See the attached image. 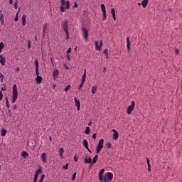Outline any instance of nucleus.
<instances>
[{
  "mask_svg": "<svg viewBox=\"0 0 182 182\" xmlns=\"http://www.w3.org/2000/svg\"><path fill=\"white\" fill-rule=\"evenodd\" d=\"M21 156L24 159H26V157H28V156H29V154H28V152H26V151H22L21 152Z\"/></svg>",
  "mask_w": 182,
  "mask_h": 182,
  "instance_id": "29",
  "label": "nucleus"
},
{
  "mask_svg": "<svg viewBox=\"0 0 182 182\" xmlns=\"http://www.w3.org/2000/svg\"><path fill=\"white\" fill-rule=\"evenodd\" d=\"M101 9L102 11L103 15L102 21H106V6H105L104 4H101Z\"/></svg>",
  "mask_w": 182,
  "mask_h": 182,
  "instance_id": "8",
  "label": "nucleus"
},
{
  "mask_svg": "<svg viewBox=\"0 0 182 182\" xmlns=\"http://www.w3.org/2000/svg\"><path fill=\"white\" fill-rule=\"evenodd\" d=\"M95 48L97 50H100L102 49V46H103V41H100V46H99V42L95 41Z\"/></svg>",
  "mask_w": 182,
  "mask_h": 182,
  "instance_id": "9",
  "label": "nucleus"
},
{
  "mask_svg": "<svg viewBox=\"0 0 182 182\" xmlns=\"http://www.w3.org/2000/svg\"><path fill=\"white\" fill-rule=\"evenodd\" d=\"M36 173L37 174H42V166H40V168L36 171Z\"/></svg>",
  "mask_w": 182,
  "mask_h": 182,
  "instance_id": "33",
  "label": "nucleus"
},
{
  "mask_svg": "<svg viewBox=\"0 0 182 182\" xmlns=\"http://www.w3.org/2000/svg\"><path fill=\"white\" fill-rule=\"evenodd\" d=\"M92 167H93V162L90 164L89 170H90V168H92Z\"/></svg>",
  "mask_w": 182,
  "mask_h": 182,
  "instance_id": "50",
  "label": "nucleus"
},
{
  "mask_svg": "<svg viewBox=\"0 0 182 182\" xmlns=\"http://www.w3.org/2000/svg\"><path fill=\"white\" fill-rule=\"evenodd\" d=\"M53 76L54 80H56L58 77H59V70L58 69L54 70Z\"/></svg>",
  "mask_w": 182,
  "mask_h": 182,
  "instance_id": "12",
  "label": "nucleus"
},
{
  "mask_svg": "<svg viewBox=\"0 0 182 182\" xmlns=\"http://www.w3.org/2000/svg\"><path fill=\"white\" fill-rule=\"evenodd\" d=\"M106 146H107V148L110 149V147H112V143L108 142V143L106 144Z\"/></svg>",
  "mask_w": 182,
  "mask_h": 182,
  "instance_id": "41",
  "label": "nucleus"
},
{
  "mask_svg": "<svg viewBox=\"0 0 182 182\" xmlns=\"http://www.w3.org/2000/svg\"><path fill=\"white\" fill-rule=\"evenodd\" d=\"M38 177H39V175L38 173H35L33 181H38Z\"/></svg>",
  "mask_w": 182,
  "mask_h": 182,
  "instance_id": "37",
  "label": "nucleus"
},
{
  "mask_svg": "<svg viewBox=\"0 0 182 182\" xmlns=\"http://www.w3.org/2000/svg\"><path fill=\"white\" fill-rule=\"evenodd\" d=\"M42 80H43V78H42V76L41 75H38L36 78V82L37 85H41V83H42Z\"/></svg>",
  "mask_w": 182,
  "mask_h": 182,
  "instance_id": "17",
  "label": "nucleus"
},
{
  "mask_svg": "<svg viewBox=\"0 0 182 182\" xmlns=\"http://www.w3.org/2000/svg\"><path fill=\"white\" fill-rule=\"evenodd\" d=\"M96 92H97V86L95 85L92 88V95H95Z\"/></svg>",
  "mask_w": 182,
  "mask_h": 182,
  "instance_id": "27",
  "label": "nucleus"
},
{
  "mask_svg": "<svg viewBox=\"0 0 182 182\" xmlns=\"http://www.w3.org/2000/svg\"><path fill=\"white\" fill-rule=\"evenodd\" d=\"M96 136H97L96 133H94L92 134V139H94V140H96Z\"/></svg>",
  "mask_w": 182,
  "mask_h": 182,
  "instance_id": "49",
  "label": "nucleus"
},
{
  "mask_svg": "<svg viewBox=\"0 0 182 182\" xmlns=\"http://www.w3.org/2000/svg\"><path fill=\"white\" fill-rule=\"evenodd\" d=\"M82 144H83L84 147H85V149H87L89 153H92V151L90 150V149H89V143L87 142V140L84 139Z\"/></svg>",
  "mask_w": 182,
  "mask_h": 182,
  "instance_id": "10",
  "label": "nucleus"
},
{
  "mask_svg": "<svg viewBox=\"0 0 182 182\" xmlns=\"http://www.w3.org/2000/svg\"><path fill=\"white\" fill-rule=\"evenodd\" d=\"M102 181L107 182V176H104V178H102Z\"/></svg>",
  "mask_w": 182,
  "mask_h": 182,
  "instance_id": "43",
  "label": "nucleus"
},
{
  "mask_svg": "<svg viewBox=\"0 0 182 182\" xmlns=\"http://www.w3.org/2000/svg\"><path fill=\"white\" fill-rule=\"evenodd\" d=\"M85 82H86V70H85V73L82 77V81L78 88L79 90H82V87H83V85H85Z\"/></svg>",
  "mask_w": 182,
  "mask_h": 182,
  "instance_id": "5",
  "label": "nucleus"
},
{
  "mask_svg": "<svg viewBox=\"0 0 182 182\" xmlns=\"http://www.w3.org/2000/svg\"><path fill=\"white\" fill-rule=\"evenodd\" d=\"M103 143H105V139H100V141L97 144V146L96 148L97 154H99V153H100V151H102V148L103 147Z\"/></svg>",
  "mask_w": 182,
  "mask_h": 182,
  "instance_id": "3",
  "label": "nucleus"
},
{
  "mask_svg": "<svg viewBox=\"0 0 182 182\" xmlns=\"http://www.w3.org/2000/svg\"><path fill=\"white\" fill-rule=\"evenodd\" d=\"M112 132H114L113 139L117 140V139H119V132H117V131H116V129H112Z\"/></svg>",
  "mask_w": 182,
  "mask_h": 182,
  "instance_id": "16",
  "label": "nucleus"
},
{
  "mask_svg": "<svg viewBox=\"0 0 182 182\" xmlns=\"http://www.w3.org/2000/svg\"><path fill=\"white\" fill-rule=\"evenodd\" d=\"M64 170H68L69 168V164H66L65 166H63Z\"/></svg>",
  "mask_w": 182,
  "mask_h": 182,
  "instance_id": "40",
  "label": "nucleus"
},
{
  "mask_svg": "<svg viewBox=\"0 0 182 182\" xmlns=\"http://www.w3.org/2000/svg\"><path fill=\"white\" fill-rule=\"evenodd\" d=\"M72 52V48H69L68 50H67V55H69V53H70Z\"/></svg>",
  "mask_w": 182,
  "mask_h": 182,
  "instance_id": "47",
  "label": "nucleus"
},
{
  "mask_svg": "<svg viewBox=\"0 0 182 182\" xmlns=\"http://www.w3.org/2000/svg\"><path fill=\"white\" fill-rule=\"evenodd\" d=\"M107 178H108V180L109 181L113 180V173H112L111 172L107 173Z\"/></svg>",
  "mask_w": 182,
  "mask_h": 182,
  "instance_id": "21",
  "label": "nucleus"
},
{
  "mask_svg": "<svg viewBox=\"0 0 182 182\" xmlns=\"http://www.w3.org/2000/svg\"><path fill=\"white\" fill-rule=\"evenodd\" d=\"M127 52L130 51V40L129 39V37L127 38Z\"/></svg>",
  "mask_w": 182,
  "mask_h": 182,
  "instance_id": "22",
  "label": "nucleus"
},
{
  "mask_svg": "<svg viewBox=\"0 0 182 182\" xmlns=\"http://www.w3.org/2000/svg\"><path fill=\"white\" fill-rule=\"evenodd\" d=\"M38 182H43V180L39 179V181Z\"/></svg>",
  "mask_w": 182,
  "mask_h": 182,
  "instance_id": "64",
  "label": "nucleus"
},
{
  "mask_svg": "<svg viewBox=\"0 0 182 182\" xmlns=\"http://www.w3.org/2000/svg\"><path fill=\"white\" fill-rule=\"evenodd\" d=\"M28 49H31V40L28 41Z\"/></svg>",
  "mask_w": 182,
  "mask_h": 182,
  "instance_id": "46",
  "label": "nucleus"
},
{
  "mask_svg": "<svg viewBox=\"0 0 182 182\" xmlns=\"http://www.w3.org/2000/svg\"><path fill=\"white\" fill-rule=\"evenodd\" d=\"M0 14H1L0 22H1V25H4V14H2V11H0Z\"/></svg>",
  "mask_w": 182,
  "mask_h": 182,
  "instance_id": "30",
  "label": "nucleus"
},
{
  "mask_svg": "<svg viewBox=\"0 0 182 182\" xmlns=\"http://www.w3.org/2000/svg\"><path fill=\"white\" fill-rule=\"evenodd\" d=\"M0 49H4V43L3 42L0 43Z\"/></svg>",
  "mask_w": 182,
  "mask_h": 182,
  "instance_id": "48",
  "label": "nucleus"
},
{
  "mask_svg": "<svg viewBox=\"0 0 182 182\" xmlns=\"http://www.w3.org/2000/svg\"><path fill=\"white\" fill-rule=\"evenodd\" d=\"M47 158H48V156L46 155V153H43L41 154V160L43 163H46Z\"/></svg>",
  "mask_w": 182,
  "mask_h": 182,
  "instance_id": "18",
  "label": "nucleus"
},
{
  "mask_svg": "<svg viewBox=\"0 0 182 182\" xmlns=\"http://www.w3.org/2000/svg\"><path fill=\"white\" fill-rule=\"evenodd\" d=\"M179 52H180V50H178V49H177V48L175 49V53H176V55H178Z\"/></svg>",
  "mask_w": 182,
  "mask_h": 182,
  "instance_id": "52",
  "label": "nucleus"
},
{
  "mask_svg": "<svg viewBox=\"0 0 182 182\" xmlns=\"http://www.w3.org/2000/svg\"><path fill=\"white\" fill-rule=\"evenodd\" d=\"M60 12H65V7L63 6H60Z\"/></svg>",
  "mask_w": 182,
  "mask_h": 182,
  "instance_id": "42",
  "label": "nucleus"
},
{
  "mask_svg": "<svg viewBox=\"0 0 182 182\" xmlns=\"http://www.w3.org/2000/svg\"><path fill=\"white\" fill-rule=\"evenodd\" d=\"M22 25L25 26L26 25V16L23 15L22 16Z\"/></svg>",
  "mask_w": 182,
  "mask_h": 182,
  "instance_id": "26",
  "label": "nucleus"
},
{
  "mask_svg": "<svg viewBox=\"0 0 182 182\" xmlns=\"http://www.w3.org/2000/svg\"><path fill=\"white\" fill-rule=\"evenodd\" d=\"M75 106L77 108V110H80V101L77 100L76 97L74 98Z\"/></svg>",
  "mask_w": 182,
  "mask_h": 182,
  "instance_id": "13",
  "label": "nucleus"
},
{
  "mask_svg": "<svg viewBox=\"0 0 182 182\" xmlns=\"http://www.w3.org/2000/svg\"><path fill=\"white\" fill-rule=\"evenodd\" d=\"M18 15H19L18 13H16V17L14 18L15 22H18V21H19V18L18 17Z\"/></svg>",
  "mask_w": 182,
  "mask_h": 182,
  "instance_id": "39",
  "label": "nucleus"
},
{
  "mask_svg": "<svg viewBox=\"0 0 182 182\" xmlns=\"http://www.w3.org/2000/svg\"><path fill=\"white\" fill-rule=\"evenodd\" d=\"M70 87H71L70 85H67L66 87L64 89V92H68V90H69Z\"/></svg>",
  "mask_w": 182,
  "mask_h": 182,
  "instance_id": "36",
  "label": "nucleus"
},
{
  "mask_svg": "<svg viewBox=\"0 0 182 182\" xmlns=\"http://www.w3.org/2000/svg\"><path fill=\"white\" fill-rule=\"evenodd\" d=\"M65 9H70V1H65V0H61V6H65Z\"/></svg>",
  "mask_w": 182,
  "mask_h": 182,
  "instance_id": "7",
  "label": "nucleus"
},
{
  "mask_svg": "<svg viewBox=\"0 0 182 182\" xmlns=\"http://www.w3.org/2000/svg\"><path fill=\"white\" fill-rule=\"evenodd\" d=\"M1 136L4 137V136H6V130L5 129H1Z\"/></svg>",
  "mask_w": 182,
  "mask_h": 182,
  "instance_id": "32",
  "label": "nucleus"
},
{
  "mask_svg": "<svg viewBox=\"0 0 182 182\" xmlns=\"http://www.w3.org/2000/svg\"><path fill=\"white\" fill-rule=\"evenodd\" d=\"M85 133V134H90V127H87Z\"/></svg>",
  "mask_w": 182,
  "mask_h": 182,
  "instance_id": "31",
  "label": "nucleus"
},
{
  "mask_svg": "<svg viewBox=\"0 0 182 182\" xmlns=\"http://www.w3.org/2000/svg\"><path fill=\"white\" fill-rule=\"evenodd\" d=\"M35 65H36V75L39 76V61L38 60H35Z\"/></svg>",
  "mask_w": 182,
  "mask_h": 182,
  "instance_id": "11",
  "label": "nucleus"
},
{
  "mask_svg": "<svg viewBox=\"0 0 182 182\" xmlns=\"http://www.w3.org/2000/svg\"><path fill=\"white\" fill-rule=\"evenodd\" d=\"M8 102H9L8 97H6V103H8Z\"/></svg>",
  "mask_w": 182,
  "mask_h": 182,
  "instance_id": "63",
  "label": "nucleus"
},
{
  "mask_svg": "<svg viewBox=\"0 0 182 182\" xmlns=\"http://www.w3.org/2000/svg\"><path fill=\"white\" fill-rule=\"evenodd\" d=\"M105 173V168L100 170L99 173V180L100 181H103V173Z\"/></svg>",
  "mask_w": 182,
  "mask_h": 182,
  "instance_id": "15",
  "label": "nucleus"
},
{
  "mask_svg": "<svg viewBox=\"0 0 182 182\" xmlns=\"http://www.w3.org/2000/svg\"><path fill=\"white\" fill-rule=\"evenodd\" d=\"M3 97H4V95L2 94V91H0V102L1 100H2Z\"/></svg>",
  "mask_w": 182,
  "mask_h": 182,
  "instance_id": "44",
  "label": "nucleus"
},
{
  "mask_svg": "<svg viewBox=\"0 0 182 182\" xmlns=\"http://www.w3.org/2000/svg\"><path fill=\"white\" fill-rule=\"evenodd\" d=\"M6 106L8 107V109H9V102H6Z\"/></svg>",
  "mask_w": 182,
  "mask_h": 182,
  "instance_id": "54",
  "label": "nucleus"
},
{
  "mask_svg": "<svg viewBox=\"0 0 182 182\" xmlns=\"http://www.w3.org/2000/svg\"><path fill=\"white\" fill-rule=\"evenodd\" d=\"M5 90H6L5 87H1V92H5Z\"/></svg>",
  "mask_w": 182,
  "mask_h": 182,
  "instance_id": "55",
  "label": "nucleus"
},
{
  "mask_svg": "<svg viewBox=\"0 0 182 182\" xmlns=\"http://www.w3.org/2000/svg\"><path fill=\"white\" fill-rule=\"evenodd\" d=\"M111 14L112 15L114 21H116V11H114V9H111Z\"/></svg>",
  "mask_w": 182,
  "mask_h": 182,
  "instance_id": "23",
  "label": "nucleus"
},
{
  "mask_svg": "<svg viewBox=\"0 0 182 182\" xmlns=\"http://www.w3.org/2000/svg\"><path fill=\"white\" fill-rule=\"evenodd\" d=\"M14 9H18V4L14 3Z\"/></svg>",
  "mask_w": 182,
  "mask_h": 182,
  "instance_id": "53",
  "label": "nucleus"
},
{
  "mask_svg": "<svg viewBox=\"0 0 182 182\" xmlns=\"http://www.w3.org/2000/svg\"><path fill=\"white\" fill-rule=\"evenodd\" d=\"M74 161H77V157L76 156H74Z\"/></svg>",
  "mask_w": 182,
  "mask_h": 182,
  "instance_id": "60",
  "label": "nucleus"
},
{
  "mask_svg": "<svg viewBox=\"0 0 182 182\" xmlns=\"http://www.w3.org/2000/svg\"><path fill=\"white\" fill-rule=\"evenodd\" d=\"M16 100H18V88L16 87V85L14 84L13 86L11 103H16Z\"/></svg>",
  "mask_w": 182,
  "mask_h": 182,
  "instance_id": "2",
  "label": "nucleus"
},
{
  "mask_svg": "<svg viewBox=\"0 0 182 182\" xmlns=\"http://www.w3.org/2000/svg\"><path fill=\"white\" fill-rule=\"evenodd\" d=\"M0 63L2 66H5V58L2 55H0Z\"/></svg>",
  "mask_w": 182,
  "mask_h": 182,
  "instance_id": "19",
  "label": "nucleus"
},
{
  "mask_svg": "<svg viewBox=\"0 0 182 182\" xmlns=\"http://www.w3.org/2000/svg\"><path fill=\"white\" fill-rule=\"evenodd\" d=\"M147 4H149V0H143L141 2L143 8H146L147 6Z\"/></svg>",
  "mask_w": 182,
  "mask_h": 182,
  "instance_id": "25",
  "label": "nucleus"
},
{
  "mask_svg": "<svg viewBox=\"0 0 182 182\" xmlns=\"http://www.w3.org/2000/svg\"><path fill=\"white\" fill-rule=\"evenodd\" d=\"M104 53L105 56H109L107 49L104 50Z\"/></svg>",
  "mask_w": 182,
  "mask_h": 182,
  "instance_id": "45",
  "label": "nucleus"
},
{
  "mask_svg": "<svg viewBox=\"0 0 182 182\" xmlns=\"http://www.w3.org/2000/svg\"><path fill=\"white\" fill-rule=\"evenodd\" d=\"M88 126H92V121H90V122L88 123Z\"/></svg>",
  "mask_w": 182,
  "mask_h": 182,
  "instance_id": "62",
  "label": "nucleus"
},
{
  "mask_svg": "<svg viewBox=\"0 0 182 182\" xmlns=\"http://www.w3.org/2000/svg\"><path fill=\"white\" fill-rule=\"evenodd\" d=\"M40 179L43 180H43H45V174H43Z\"/></svg>",
  "mask_w": 182,
  "mask_h": 182,
  "instance_id": "51",
  "label": "nucleus"
},
{
  "mask_svg": "<svg viewBox=\"0 0 182 182\" xmlns=\"http://www.w3.org/2000/svg\"><path fill=\"white\" fill-rule=\"evenodd\" d=\"M62 28L63 31L65 32L66 35V41H69V26H68V20L64 21L62 23Z\"/></svg>",
  "mask_w": 182,
  "mask_h": 182,
  "instance_id": "1",
  "label": "nucleus"
},
{
  "mask_svg": "<svg viewBox=\"0 0 182 182\" xmlns=\"http://www.w3.org/2000/svg\"><path fill=\"white\" fill-rule=\"evenodd\" d=\"M68 60L70 61V55L69 54H67Z\"/></svg>",
  "mask_w": 182,
  "mask_h": 182,
  "instance_id": "56",
  "label": "nucleus"
},
{
  "mask_svg": "<svg viewBox=\"0 0 182 182\" xmlns=\"http://www.w3.org/2000/svg\"><path fill=\"white\" fill-rule=\"evenodd\" d=\"M82 31L84 39L85 41H87V39L89 38V31H87V29L85 28H82Z\"/></svg>",
  "mask_w": 182,
  "mask_h": 182,
  "instance_id": "6",
  "label": "nucleus"
},
{
  "mask_svg": "<svg viewBox=\"0 0 182 182\" xmlns=\"http://www.w3.org/2000/svg\"><path fill=\"white\" fill-rule=\"evenodd\" d=\"M13 109H14V110H16V109H18V107H16V105H14Z\"/></svg>",
  "mask_w": 182,
  "mask_h": 182,
  "instance_id": "61",
  "label": "nucleus"
},
{
  "mask_svg": "<svg viewBox=\"0 0 182 182\" xmlns=\"http://www.w3.org/2000/svg\"><path fill=\"white\" fill-rule=\"evenodd\" d=\"M59 151H60V157H63V151H65V149H63V148H60Z\"/></svg>",
  "mask_w": 182,
  "mask_h": 182,
  "instance_id": "34",
  "label": "nucleus"
},
{
  "mask_svg": "<svg viewBox=\"0 0 182 182\" xmlns=\"http://www.w3.org/2000/svg\"><path fill=\"white\" fill-rule=\"evenodd\" d=\"M146 163L148 165V171H151V166L150 165V159L149 158H146Z\"/></svg>",
  "mask_w": 182,
  "mask_h": 182,
  "instance_id": "24",
  "label": "nucleus"
},
{
  "mask_svg": "<svg viewBox=\"0 0 182 182\" xmlns=\"http://www.w3.org/2000/svg\"><path fill=\"white\" fill-rule=\"evenodd\" d=\"M84 163H85V164H89L90 163H92V157L90 156V157L87 158V156H85V159L84 160Z\"/></svg>",
  "mask_w": 182,
  "mask_h": 182,
  "instance_id": "14",
  "label": "nucleus"
},
{
  "mask_svg": "<svg viewBox=\"0 0 182 182\" xmlns=\"http://www.w3.org/2000/svg\"><path fill=\"white\" fill-rule=\"evenodd\" d=\"M73 8H77V3L75 2L74 4Z\"/></svg>",
  "mask_w": 182,
  "mask_h": 182,
  "instance_id": "57",
  "label": "nucleus"
},
{
  "mask_svg": "<svg viewBox=\"0 0 182 182\" xmlns=\"http://www.w3.org/2000/svg\"><path fill=\"white\" fill-rule=\"evenodd\" d=\"M72 180L73 181H75L76 180V172H75L72 176Z\"/></svg>",
  "mask_w": 182,
  "mask_h": 182,
  "instance_id": "38",
  "label": "nucleus"
},
{
  "mask_svg": "<svg viewBox=\"0 0 182 182\" xmlns=\"http://www.w3.org/2000/svg\"><path fill=\"white\" fill-rule=\"evenodd\" d=\"M8 112L9 113V117H11L12 116V114L11 113V110L10 109H8Z\"/></svg>",
  "mask_w": 182,
  "mask_h": 182,
  "instance_id": "59",
  "label": "nucleus"
},
{
  "mask_svg": "<svg viewBox=\"0 0 182 182\" xmlns=\"http://www.w3.org/2000/svg\"><path fill=\"white\" fill-rule=\"evenodd\" d=\"M48 29V24L45 23L43 27V37L45 38V34L46 33V30Z\"/></svg>",
  "mask_w": 182,
  "mask_h": 182,
  "instance_id": "20",
  "label": "nucleus"
},
{
  "mask_svg": "<svg viewBox=\"0 0 182 182\" xmlns=\"http://www.w3.org/2000/svg\"><path fill=\"white\" fill-rule=\"evenodd\" d=\"M0 80H1V82L3 83L4 82V74H2V73H0Z\"/></svg>",
  "mask_w": 182,
  "mask_h": 182,
  "instance_id": "35",
  "label": "nucleus"
},
{
  "mask_svg": "<svg viewBox=\"0 0 182 182\" xmlns=\"http://www.w3.org/2000/svg\"><path fill=\"white\" fill-rule=\"evenodd\" d=\"M134 106H136V103L134 102V101H132L131 102V105H129L127 109V114H132V112H133L134 109Z\"/></svg>",
  "mask_w": 182,
  "mask_h": 182,
  "instance_id": "4",
  "label": "nucleus"
},
{
  "mask_svg": "<svg viewBox=\"0 0 182 182\" xmlns=\"http://www.w3.org/2000/svg\"><path fill=\"white\" fill-rule=\"evenodd\" d=\"M9 2L10 5H12V4H14V0H9Z\"/></svg>",
  "mask_w": 182,
  "mask_h": 182,
  "instance_id": "58",
  "label": "nucleus"
},
{
  "mask_svg": "<svg viewBox=\"0 0 182 182\" xmlns=\"http://www.w3.org/2000/svg\"><path fill=\"white\" fill-rule=\"evenodd\" d=\"M99 159L98 155H95L94 158L92 159V164H95V163L97 162V159Z\"/></svg>",
  "mask_w": 182,
  "mask_h": 182,
  "instance_id": "28",
  "label": "nucleus"
}]
</instances>
